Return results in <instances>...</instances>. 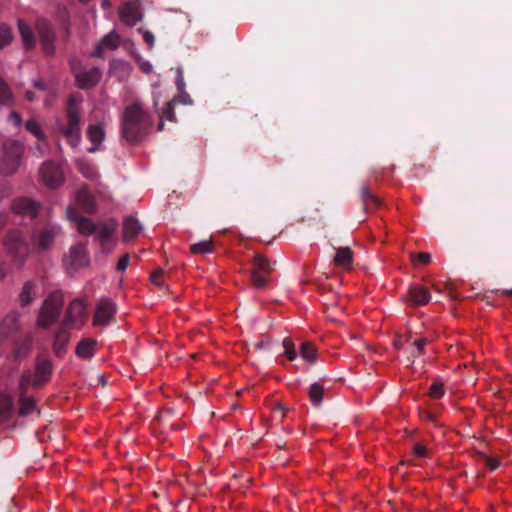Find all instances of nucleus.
Wrapping results in <instances>:
<instances>
[{
    "instance_id": "obj_1",
    "label": "nucleus",
    "mask_w": 512,
    "mask_h": 512,
    "mask_svg": "<svg viewBox=\"0 0 512 512\" xmlns=\"http://www.w3.org/2000/svg\"><path fill=\"white\" fill-rule=\"evenodd\" d=\"M151 126V116L142 109L139 103H134L125 109L121 133L128 142L140 141L147 135Z\"/></svg>"
},
{
    "instance_id": "obj_2",
    "label": "nucleus",
    "mask_w": 512,
    "mask_h": 512,
    "mask_svg": "<svg viewBox=\"0 0 512 512\" xmlns=\"http://www.w3.org/2000/svg\"><path fill=\"white\" fill-rule=\"evenodd\" d=\"M79 103L80 101L75 96L71 95L68 98L65 108V121L59 119L56 122L58 133L64 137L72 148H77L82 140V111Z\"/></svg>"
},
{
    "instance_id": "obj_3",
    "label": "nucleus",
    "mask_w": 512,
    "mask_h": 512,
    "mask_svg": "<svg viewBox=\"0 0 512 512\" xmlns=\"http://www.w3.org/2000/svg\"><path fill=\"white\" fill-rule=\"evenodd\" d=\"M24 154V146L20 141L7 140L3 144V155L0 160V174L12 176L20 167Z\"/></svg>"
},
{
    "instance_id": "obj_4",
    "label": "nucleus",
    "mask_w": 512,
    "mask_h": 512,
    "mask_svg": "<svg viewBox=\"0 0 512 512\" xmlns=\"http://www.w3.org/2000/svg\"><path fill=\"white\" fill-rule=\"evenodd\" d=\"M4 246L12 261L21 266L29 253L26 235L20 230H10L4 238Z\"/></svg>"
},
{
    "instance_id": "obj_5",
    "label": "nucleus",
    "mask_w": 512,
    "mask_h": 512,
    "mask_svg": "<svg viewBox=\"0 0 512 512\" xmlns=\"http://www.w3.org/2000/svg\"><path fill=\"white\" fill-rule=\"evenodd\" d=\"M63 298L59 293H51L43 302L37 323L42 328H48L54 324L61 313Z\"/></svg>"
},
{
    "instance_id": "obj_6",
    "label": "nucleus",
    "mask_w": 512,
    "mask_h": 512,
    "mask_svg": "<svg viewBox=\"0 0 512 512\" xmlns=\"http://www.w3.org/2000/svg\"><path fill=\"white\" fill-rule=\"evenodd\" d=\"M274 270L270 261L263 255H256L252 261L251 281L253 286L262 289L267 285V276Z\"/></svg>"
},
{
    "instance_id": "obj_7",
    "label": "nucleus",
    "mask_w": 512,
    "mask_h": 512,
    "mask_svg": "<svg viewBox=\"0 0 512 512\" xmlns=\"http://www.w3.org/2000/svg\"><path fill=\"white\" fill-rule=\"evenodd\" d=\"M31 380L32 372L30 370L24 371L19 380V414L21 416L30 415L36 409L34 398L27 396Z\"/></svg>"
},
{
    "instance_id": "obj_8",
    "label": "nucleus",
    "mask_w": 512,
    "mask_h": 512,
    "mask_svg": "<svg viewBox=\"0 0 512 512\" xmlns=\"http://www.w3.org/2000/svg\"><path fill=\"white\" fill-rule=\"evenodd\" d=\"M71 69L76 78L78 87L81 89H89L95 86L101 79L102 72L99 68L93 67L88 70L82 69L77 61L71 62Z\"/></svg>"
},
{
    "instance_id": "obj_9",
    "label": "nucleus",
    "mask_w": 512,
    "mask_h": 512,
    "mask_svg": "<svg viewBox=\"0 0 512 512\" xmlns=\"http://www.w3.org/2000/svg\"><path fill=\"white\" fill-rule=\"evenodd\" d=\"M36 30L44 53L46 55H53L55 53L56 33L52 23L46 19H38L36 21Z\"/></svg>"
},
{
    "instance_id": "obj_10",
    "label": "nucleus",
    "mask_w": 512,
    "mask_h": 512,
    "mask_svg": "<svg viewBox=\"0 0 512 512\" xmlns=\"http://www.w3.org/2000/svg\"><path fill=\"white\" fill-rule=\"evenodd\" d=\"M53 370V363L47 357L39 356L36 359L35 372L32 373L31 386L40 388L50 381Z\"/></svg>"
},
{
    "instance_id": "obj_11",
    "label": "nucleus",
    "mask_w": 512,
    "mask_h": 512,
    "mask_svg": "<svg viewBox=\"0 0 512 512\" xmlns=\"http://www.w3.org/2000/svg\"><path fill=\"white\" fill-rule=\"evenodd\" d=\"M20 314L17 311L9 312L0 322V341H15L21 326L19 322Z\"/></svg>"
},
{
    "instance_id": "obj_12",
    "label": "nucleus",
    "mask_w": 512,
    "mask_h": 512,
    "mask_svg": "<svg viewBox=\"0 0 512 512\" xmlns=\"http://www.w3.org/2000/svg\"><path fill=\"white\" fill-rule=\"evenodd\" d=\"M40 176L42 181L51 188L58 187L64 182V173L61 167L53 161H47L42 165Z\"/></svg>"
},
{
    "instance_id": "obj_13",
    "label": "nucleus",
    "mask_w": 512,
    "mask_h": 512,
    "mask_svg": "<svg viewBox=\"0 0 512 512\" xmlns=\"http://www.w3.org/2000/svg\"><path fill=\"white\" fill-rule=\"evenodd\" d=\"M116 313V305L109 299H102L96 307L93 317L95 326H106L114 321Z\"/></svg>"
},
{
    "instance_id": "obj_14",
    "label": "nucleus",
    "mask_w": 512,
    "mask_h": 512,
    "mask_svg": "<svg viewBox=\"0 0 512 512\" xmlns=\"http://www.w3.org/2000/svg\"><path fill=\"white\" fill-rule=\"evenodd\" d=\"M12 210L29 220H34L40 210V204L28 197H20L12 202Z\"/></svg>"
},
{
    "instance_id": "obj_15",
    "label": "nucleus",
    "mask_w": 512,
    "mask_h": 512,
    "mask_svg": "<svg viewBox=\"0 0 512 512\" xmlns=\"http://www.w3.org/2000/svg\"><path fill=\"white\" fill-rule=\"evenodd\" d=\"M59 232L60 228L58 226L49 224L42 228L38 234L32 235L33 242L39 250H47Z\"/></svg>"
},
{
    "instance_id": "obj_16",
    "label": "nucleus",
    "mask_w": 512,
    "mask_h": 512,
    "mask_svg": "<svg viewBox=\"0 0 512 512\" xmlns=\"http://www.w3.org/2000/svg\"><path fill=\"white\" fill-rule=\"evenodd\" d=\"M66 213L68 219L76 223L77 229L81 234L91 235L95 233L97 225L89 218L81 216L75 207L69 206Z\"/></svg>"
},
{
    "instance_id": "obj_17",
    "label": "nucleus",
    "mask_w": 512,
    "mask_h": 512,
    "mask_svg": "<svg viewBox=\"0 0 512 512\" xmlns=\"http://www.w3.org/2000/svg\"><path fill=\"white\" fill-rule=\"evenodd\" d=\"M85 314V306L80 300H73L66 311L62 324L67 327H76L81 324Z\"/></svg>"
},
{
    "instance_id": "obj_18",
    "label": "nucleus",
    "mask_w": 512,
    "mask_h": 512,
    "mask_svg": "<svg viewBox=\"0 0 512 512\" xmlns=\"http://www.w3.org/2000/svg\"><path fill=\"white\" fill-rule=\"evenodd\" d=\"M119 44V35L116 32L112 31L101 39V41L97 44L94 52L92 53V56L103 58L105 50H114L118 48Z\"/></svg>"
},
{
    "instance_id": "obj_19",
    "label": "nucleus",
    "mask_w": 512,
    "mask_h": 512,
    "mask_svg": "<svg viewBox=\"0 0 512 512\" xmlns=\"http://www.w3.org/2000/svg\"><path fill=\"white\" fill-rule=\"evenodd\" d=\"M120 17L127 25H135L142 18L138 4L132 1L124 3L120 10Z\"/></svg>"
},
{
    "instance_id": "obj_20",
    "label": "nucleus",
    "mask_w": 512,
    "mask_h": 512,
    "mask_svg": "<svg viewBox=\"0 0 512 512\" xmlns=\"http://www.w3.org/2000/svg\"><path fill=\"white\" fill-rule=\"evenodd\" d=\"M67 326L61 324L60 328L56 331L54 342H53V351L56 356L63 357L66 353V346L70 340V333L68 331Z\"/></svg>"
},
{
    "instance_id": "obj_21",
    "label": "nucleus",
    "mask_w": 512,
    "mask_h": 512,
    "mask_svg": "<svg viewBox=\"0 0 512 512\" xmlns=\"http://www.w3.org/2000/svg\"><path fill=\"white\" fill-rule=\"evenodd\" d=\"M87 137L93 144V146L88 149V152L95 153L99 150L101 143L105 139V131L102 124H90L87 128Z\"/></svg>"
},
{
    "instance_id": "obj_22",
    "label": "nucleus",
    "mask_w": 512,
    "mask_h": 512,
    "mask_svg": "<svg viewBox=\"0 0 512 512\" xmlns=\"http://www.w3.org/2000/svg\"><path fill=\"white\" fill-rule=\"evenodd\" d=\"M76 203L85 213H94L97 208L94 196L85 187L81 188L76 193Z\"/></svg>"
},
{
    "instance_id": "obj_23",
    "label": "nucleus",
    "mask_w": 512,
    "mask_h": 512,
    "mask_svg": "<svg viewBox=\"0 0 512 512\" xmlns=\"http://www.w3.org/2000/svg\"><path fill=\"white\" fill-rule=\"evenodd\" d=\"M360 199L366 212L374 210L382 204V200L371 191L367 184H363L360 188Z\"/></svg>"
},
{
    "instance_id": "obj_24",
    "label": "nucleus",
    "mask_w": 512,
    "mask_h": 512,
    "mask_svg": "<svg viewBox=\"0 0 512 512\" xmlns=\"http://www.w3.org/2000/svg\"><path fill=\"white\" fill-rule=\"evenodd\" d=\"M69 259V265L74 269L88 265L89 258L85 246L83 244H77L71 247Z\"/></svg>"
},
{
    "instance_id": "obj_25",
    "label": "nucleus",
    "mask_w": 512,
    "mask_h": 512,
    "mask_svg": "<svg viewBox=\"0 0 512 512\" xmlns=\"http://www.w3.org/2000/svg\"><path fill=\"white\" fill-rule=\"evenodd\" d=\"M335 256L333 263L336 267L344 270H351L353 265V252L349 247H338L335 248Z\"/></svg>"
},
{
    "instance_id": "obj_26",
    "label": "nucleus",
    "mask_w": 512,
    "mask_h": 512,
    "mask_svg": "<svg viewBox=\"0 0 512 512\" xmlns=\"http://www.w3.org/2000/svg\"><path fill=\"white\" fill-rule=\"evenodd\" d=\"M408 294L414 305H426L431 299L429 290L418 284L411 285Z\"/></svg>"
},
{
    "instance_id": "obj_27",
    "label": "nucleus",
    "mask_w": 512,
    "mask_h": 512,
    "mask_svg": "<svg viewBox=\"0 0 512 512\" xmlns=\"http://www.w3.org/2000/svg\"><path fill=\"white\" fill-rule=\"evenodd\" d=\"M18 30L26 49H33L36 46V38L32 28L22 19L18 20Z\"/></svg>"
},
{
    "instance_id": "obj_28",
    "label": "nucleus",
    "mask_w": 512,
    "mask_h": 512,
    "mask_svg": "<svg viewBox=\"0 0 512 512\" xmlns=\"http://www.w3.org/2000/svg\"><path fill=\"white\" fill-rule=\"evenodd\" d=\"M37 296L36 284L32 281L24 283L22 290L19 294V303L21 307L28 306Z\"/></svg>"
},
{
    "instance_id": "obj_29",
    "label": "nucleus",
    "mask_w": 512,
    "mask_h": 512,
    "mask_svg": "<svg viewBox=\"0 0 512 512\" xmlns=\"http://www.w3.org/2000/svg\"><path fill=\"white\" fill-rule=\"evenodd\" d=\"M14 411V402L10 395H0V423L10 420Z\"/></svg>"
},
{
    "instance_id": "obj_30",
    "label": "nucleus",
    "mask_w": 512,
    "mask_h": 512,
    "mask_svg": "<svg viewBox=\"0 0 512 512\" xmlns=\"http://www.w3.org/2000/svg\"><path fill=\"white\" fill-rule=\"evenodd\" d=\"M32 349V338L25 336L20 341H15L13 356L15 360H21L29 355Z\"/></svg>"
},
{
    "instance_id": "obj_31",
    "label": "nucleus",
    "mask_w": 512,
    "mask_h": 512,
    "mask_svg": "<svg viewBox=\"0 0 512 512\" xmlns=\"http://www.w3.org/2000/svg\"><path fill=\"white\" fill-rule=\"evenodd\" d=\"M115 228V223L97 225L94 234H96V237L99 239L103 248L110 243Z\"/></svg>"
},
{
    "instance_id": "obj_32",
    "label": "nucleus",
    "mask_w": 512,
    "mask_h": 512,
    "mask_svg": "<svg viewBox=\"0 0 512 512\" xmlns=\"http://www.w3.org/2000/svg\"><path fill=\"white\" fill-rule=\"evenodd\" d=\"M141 229L142 227L137 219L133 217H127L123 225L124 239L128 240L136 237L140 233Z\"/></svg>"
},
{
    "instance_id": "obj_33",
    "label": "nucleus",
    "mask_w": 512,
    "mask_h": 512,
    "mask_svg": "<svg viewBox=\"0 0 512 512\" xmlns=\"http://www.w3.org/2000/svg\"><path fill=\"white\" fill-rule=\"evenodd\" d=\"M96 340L91 338L82 339L76 347V355L81 358H91L94 355Z\"/></svg>"
},
{
    "instance_id": "obj_34",
    "label": "nucleus",
    "mask_w": 512,
    "mask_h": 512,
    "mask_svg": "<svg viewBox=\"0 0 512 512\" xmlns=\"http://www.w3.org/2000/svg\"><path fill=\"white\" fill-rule=\"evenodd\" d=\"M300 355L307 362L314 363L317 359V350L310 342H303L300 346Z\"/></svg>"
},
{
    "instance_id": "obj_35",
    "label": "nucleus",
    "mask_w": 512,
    "mask_h": 512,
    "mask_svg": "<svg viewBox=\"0 0 512 512\" xmlns=\"http://www.w3.org/2000/svg\"><path fill=\"white\" fill-rule=\"evenodd\" d=\"M324 388L319 383H313L309 388V397L311 402L318 406L323 400Z\"/></svg>"
},
{
    "instance_id": "obj_36",
    "label": "nucleus",
    "mask_w": 512,
    "mask_h": 512,
    "mask_svg": "<svg viewBox=\"0 0 512 512\" xmlns=\"http://www.w3.org/2000/svg\"><path fill=\"white\" fill-rule=\"evenodd\" d=\"M190 250L193 254L210 253L213 250V243L211 240L194 243L190 246Z\"/></svg>"
},
{
    "instance_id": "obj_37",
    "label": "nucleus",
    "mask_w": 512,
    "mask_h": 512,
    "mask_svg": "<svg viewBox=\"0 0 512 512\" xmlns=\"http://www.w3.org/2000/svg\"><path fill=\"white\" fill-rule=\"evenodd\" d=\"M13 39L11 28L7 24L0 25V48L7 46Z\"/></svg>"
},
{
    "instance_id": "obj_38",
    "label": "nucleus",
    "mask_w": 512,
    "mask_h": 512,
    "mask_svg": "<svg viewBox=\"0 0 512 512\" xmlns=\"http://www.w3.org/2000/svg\"><path fill=\"white\" fill-rule=\"evenodd\" d=\"M27 131L33 134L38 140L44 141L46 139L40 125L35 120H28L25 124Z\"/></svg>"
},
{
    "instance_id": "obj_39",
    "label": "nucleus",
    "mask_w": 512,
    "mask_h": 512,
    "mask_svg": "<svg viewBox=\"0 0 512 512\" xmlns=\"http://www.w3.org/2000/svg\"><path fill=\"white\" fill-rule=\"evenodd\" d=\"M284 355L289 361H293L297 358V351L295 345L290 338H284L283 340Z\"/></svg>"
},
{
    "instance_id": "obj_40",
    "label": "nucleus",
    "mask_w": 512,
    "mask_h": 512,
    "mask_svg": "<svg viewBox=\"0 0 512 512\" xmlns=\"http://www.w3.org/2000/svg\"><path fill=\"white\" fill-rule=\"evenodd\" d=\"M427 342L428 341L426 338H420L414 342L415 348H414L413 352L411 353V356L408 357L409 362L413 363L416 357H418L424 353V348H425Z\"/></svg>"
},
{
    "instance_id": "obj_41",
    "label": "nucleus",
    "mask_w": 512,
    "mask_h": 512,
    "mask_svg": "<svg viewBox=\"0 0 512 512\" xmlns=\"http://www.w3.org/2000/svg\"><path fill=\"white\" fill-rule=\"evenodd\" d=\"M79 170L88 179H94L96 177V171L92 165L84 161H79Z\"/></svg>"
},
{
    "instance_id": "obj_42",
    "label": "nucleus",
    "mask_w": 512,
    "mask_h": 512,
    "mask_svg": "<svg viewBox=\"0 0 512 512\" xmlns=\"http://www.w3.org/2000/svg\"><path fill=\"white\" fill-rule=\"evenodd\" d=\"M445 393L444 385L441 382H434L429 389V396L433 399L441 398Z\"/></svg>"
},
{
    "instance_id": "obj_43",
    "label": "nucleus",
    "mask_w": 512,
    "mask_h": 512,
    "mask_svg": "<svg viewBox=\"0 0 512 512\" xmlns=\"http://www.w3.org/2000/svg\"><path fill=\"white\" fill-rule=\"evenodd\" d=\"M161 119H166L169 121H175V113L174 106L172 102H167L165 108L161 111Z\"/></svg>"
},
{
    "instance_id": "obj_44",
    "label": "nucleus",
    "mask_w": 512,
    "mask_h": 512,
    "mask_svg": "<svg viewBox=\"0 0 512 512\" xmlns=\"http://www.w3.org/2000/svg\"><path fill=\"white\" fill-rule=\"evenodd\" d=\"M412 261L417 264H423L426 265L431 261V255L427 252H420L418 254H412Z\"/></svg>"
},
{
    "instance_id": "obj_45",
    "label": "nucleus",
    "mask_w": 512,
    "mask_h": 512,
    "mask_svg": "<svg viewBox=\"0 0 512 512\" xmlns=\"http://www.w3.org/2000/svg\"><path fill=\"white\" fill-rule=\"evenodd\" d=\"M484 460H485L486 467L490 471H493V470L497 469L499 467V465H500L499 460L496 457H493V456H487V457H485Z\"/></svg>"
},
{
    "instance_id": "obj_46",
    "label": "nucleus",
    "mask_w": 512,
    "mask_h": 512,
    "mask_svg": "<svg viewBox=\"0 0 512 512\" xmlns=\"http://www.w3.org/2000/svg\"><path fill=\"white\" fill-rule=\"evenodd\" d=\"M162 276H163V270L159 269V270L154 271L150 276L151 282L158 287H162L163 286V282L161 280Z\"/></svg>"
},
{
    "instance_id": "obj_47",
    "label": "nucleus",
    "mask_w": 512,
    "mask_h": 512,
    "mask_svg": "<svg viewBox=\"0 0 512 512\" xmlns=\"http://www.w3.org/2000/svg\"><path fill=\"white\" fill-rule=\"evenodd\" d=\"M130 256L129 254H124L117 262L116 269L117 271H124L129 265Z\"/></svg>"
},
{
    "instance_id": "obj_48",
    "label": "nucleus",
    "mask_w": 512,
    "mask_h": 512,
    "mask_svg": "<svg viewBox=\"0 0 512 512\" xmlns=\"http://www.w3.org/2000/svg\"><path fill=\"white\" fill-rule=\"evenodd\" d=\"M413 452L416 457H420V458L426 457L428 455L427 448L424 445L419 444V443L414 445Z\"/></svg>"
},
{
    "instance_id": "obj_49",
    "label": "nucleus",
    "mask_w": 512,
    "mask_h": 512,
    "mask_svg": "<svg viewBox=\"0 0 512 512\" xmlns=\"http://www.w3.org/2000/svg\"><path fill=\"white\" fill-rule=\"evenodd\" d=\"M139 32L142 33L145 43L149 47H152L155 40L154 35L150 31H143L142 29H139Z\"/></svg>"
},
{
    "instance_id": "obj_50",
    "label": "nucleus",
    "mask_w": 512,
    "mask_h": 512,
    "mask_svg": "<svg viewBox=\"0 0 512 512\" xmlns=\"http://www.w3.org/2000/svg\"><path fill=\"white\" fill-rule=\"evenodd\" d=\"M9 121L14 125V126H20L21 123H22V118L20 116L19 113L15 112V111H12L9 115Z\"/></svg>"
},
{
    "instance_id": "obj_51",
    "label": "nucleus",
    "mask_w": 512,
    "mask_h": 512,
    "mask_svg": "<svg viewBox=\"0 0 512 512\" xmlns=\"http://www.w3.org/2000/svg\"><path fill=\"white\" fill-rule=\"evenodd\" d=\"M9 273V266L5 262H0V280L4 279Z\"/></svg>"
},
{
    "instance_id": "obj_52",
    "label": "nucleus",
    "mask_w": 512,
    "mask_h": 512,
    "mask_svg": "<svg viewBox=\"0 0 512 512\" xmlns=\"http://www.w3.org/2000/svg\"><path fill=\"white\" fill-rule=\"evenodd\" d=\"M177 88L179 91H182L184 89V80H183V77H182V72L181 70L179 69L178 70V77H177Z\"/></svg>"
},
{
    "instance_id": "obj_53",
    "label": "nucleus",
    "mask_w": 512,
    "mask_h": 512,
    "mask_svg": "<svg viewBox=\"0 0 512 512\" xmlns=\"http://www.w3.org/2000/svg\"><path fill=\"white\" fill-rule=\"evenodd\" d=\"M8 221V216L5 212L0 211V232L6 226Z\"/></svg>"
},
{
    "instance_id": "obj_54",
    "label": "nucleus",
    "mask_w": 512,
    "mask_h": 512,
    "mask_svg": "<svg viewBox=\"0 0 512 512\" xmlns=\"http://www.w3.org/2000/svg\"><path fill=\"white\" fill-rule=\"evenodd\" d=\"M34 87L38 90H45L46 84L42 80H36V81H34Z\"/></svg>"
},
{
    "instance_id": "obj_55",
    "label": "nucleus",
    "mask_w": 512,
    "mask_h": 512,
    "mask_svg": "<svg viewBox=\"0 0 512 512\" xmlns=\"http://www.w3.org/2000/svg\"><path fill=\"white\" fill-rule=\"evenodd\" d=\"M25 97L28 101H33L35 99V94L32 91H27Z\"/></svg>"
},
{
    "instance_id": "obj_56",
    "label": "nucleus",
    "mask_w": 512,
    "mask_h": 512,
    "mask_svg": "<svg viewBox=\"0 0 512 512\" xmlns=\"http://www.w3.org/2000/svg\"><path fill=\"white\" fill-rule=\"evenodd\" d=\"M163 128H164V123H163V119H161V121H160V122H159V124H158V130H159V131H162V130H163Z\"/></svg>"
},
{
    "instance_id": "obj_57",
    "label": "nucleus",
    "mask_w": 512,
    "mask_h": 512,
    "mask_svg": "<svg viewBox=\"0 0 512 512\" xmlns=\"http://www.w3.org/2000/svg\"><path fill=\"white\" fill-rule=\"evenodd\" d=\"M403 343L400 340L395 341L396 348L400 349L402 347Z\"/></svg>"
},
{
    "instance_id": "obj_58",
    "label": "nucleus",
    "mask_w": 512,
    "mask_h": 512,
    "mask_svg": "<svg viewBox=\"0 0 512 512\" xmlns=\"http://www.w3.org/2000/svg\"><path fill=\"white\" fill-rule=\"evenodd\" d=\"M159 420L162 419V414H160L158 417H157Z\"/></svg>"
},
{
    "instance_id": "obj_59",
    "label": "nucleus",
    "mask_w": 512,
    "mask_h": 512,
    "mask_svg": "<svg viewBox=\"0 0 512 512\" xmlns=\"http://www.w3.org/2000/svg\"><path fill=\"white\" fill-rule=\"evenodd\" d=\"M507 293L512 295V289L510 291H507Z\"/></svg>"
}]
</instances>
